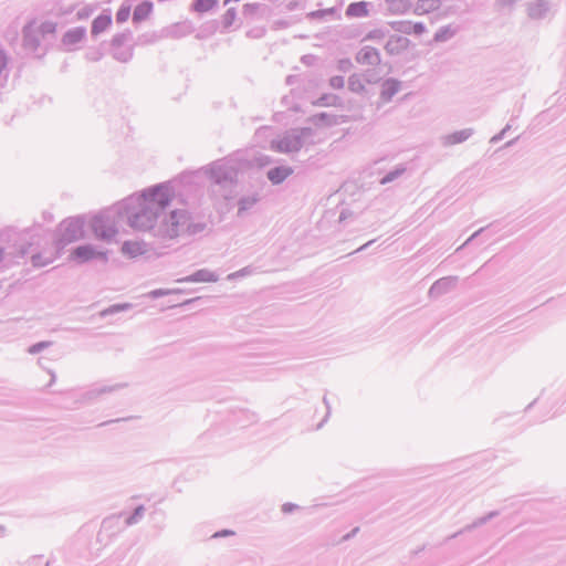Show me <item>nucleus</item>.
I'll list each match as a JSON object with an SVG mask.
<instances>
[{
    "instance_id": "9b49d317",
    "label": "nucleus",
    "mask_w": 566,
    "mask_h": 566,
    "mask_svg": "<svg viewBox=\"0 0 566 566\" xmlns=\"http://www.w3.org/2000/svg\"><path fill=\"white\" fill-rule=\"evenodd\" d=\"M355 60L359 64L371 66L379 65L381 62L379 51L376 48L369 45L361 48L357 52Z\"/></svg>"
},
{
    "instance_id": "c756f323",
    "label": "nucleus",
    "mask_w": 566,
    "mask_h": 566,
    "mask_svg": "<svg viewBox=\"0 0 566 566\" xmlns=\"http://www.w3.org/2000/svg\"><path fill=\"white\" fill-rule=\"evenodd\" d=\"M8 56L4 51L0 50V87H3L9 77Z\"/></svg>"
},
{
    "instance_id": "1a4fd4ad",
    "label": "nucleus",
    "mask_w": 566,
    "mask_h": 566,
    "mask_svg": "<svg viewBox=\"0 0 566 566\" xmlns=\"http://www.w3.org/2000/svg\"><path fill=\"white\" fill-rule=\"evenodd\" d=\"M195 31L193 24L189 20L180 21L165 27L161 30L163 38L181 39Z\"/></svg>"
},
{
    "instance_id": "49530a36",
    "label": "nucleus",
    "mask_w": 566,
    "mask_h": 566,
    "mask_svg": "<svg viewBox=\"0 0 566 566\" xmlns=\"http://www.w3.org/2000/svg\"><path fill=\"white\" fill-rule=\"evenodd\" d=\"M386 36V31L385 30H381V29H375V30H371L369 31L366 36H365V40H371V41H375V40H381Z\"/></svg>"
},
{
    "instance_id": "4d7b16f0",
    "label": "nucleus",
    "mask_w": 566,
    "mask_h": 566,
    "mask_svg": "<svg viewBox=\"0 0 566 566\" xmlns=\"http://www.w3.org/2000/svg\"><path fill=\"white\" fill-rule=\"evenodd\" d=\"M86 56H87V59H88L90 61H94V62H96V61L101 60V57H102V53H101V52H98V51L88 52V53L86 54Z\"/></svg>"
},
{
    "instance_id": "7c9ffc66",
    "label": "nucleus",
    "mask_w": 566,
    "mask_h": 566,
    "mask_svg": "<svg viewBox=\"0 0 566 566\" xmlns=\"http://www.w3.org/2000/svg\"><path fill=\"white\" fill-rule=\"evenodd\" d=\"M132 38L133 33L129 30L115 34L111 41L112 49L122 48L125 43L129 42Z\"/></svg>"
},
{
    "instance_id": "72a5a7b5",
    "label": "nucleus",
    "mask_w": 566,
    "mask_h": 566,
    "mask_svg": "<svg viewBox=\"0 0 566 566\" xmlns=\"http://www.w3.org/2000/svg\"><path fill=\"white\" fill-rule=\"evenodd\" d=\"M348 88L353 93L361 94L365 92V85L358 74H352L348 78Z\"/></svg>"
},
{
    "instance_id": "aec40b11",
    "label": "nucleus",
    "mask_w": 566,
    "mask_h": 566,
    "mask_svg": "<svg viewBox=\"0 0 566 566\" xmlns=\"http://www.w3.org/2000/svg\"><path fill=\"white\" fill-rule=\"evenodd\" d=\"M261 197L259 193L254 192L248 196H243L238 200V217H243L247 212L254 208V206L260 201Z\"/></svg>"
},
{
    "instance_id": "b1692460",
    "label": "nucleus",
    "mask_w": 566,
    "mask_h": 566,
    "mask_svg": "<svg viewBox=\"0 0 566 566\" xmlns=\"http://www.w3.org/2000/svg\"><path fill=\"white\" fill-rule=\"evenodd\" d=\"M497 515H499V511H492V512L488 513L484 516L478 517L471 524H468L462 530H460L459 532H457L453 535H451L450 538H455L460 534H463L465 532H470V531H472V530H474L476 527H480V526L484 525L486 522H489L490 520L494 518Z\"/></svg>"
},
{
    "instance_id": "f3484780",
    "label": "nucleus",
    "mask_w": 566,
    "mask_h": 566,
    "mask_svg": "<svg viewBox=\"0 0 566 566\" xmlns=\"http://www.w3.org/2000/svg\"><path fill=\"white\" fill-rule=\"evenodd\" d=\"M293 171V168L290 166H276L268 170L266 177L272 185L277 186L289 178Z\"/></svg>"
},
{
    "instance_id": "473e14b6",
    "label": "nucleus",
    "mask_w": 566,
    "mask_h": 566,
    "mask_svg": "<svg viewBox=\"0 0 566 566\" xmlns=\"http://www.w3.org/2000/svg\"><path fill=\"white\" fill-rule=\"evenodd\" d=\"M455 30L451 28V25L441 27L433 36L434 42H446L454 36Z\"/></svg>"
},
{
    "instance_id": "39448f33",
    "label": "nucleus",
    "mask_w": 566,
    "mask_h": 566,
    "mask_svg": "<svg viewBox=\"0 0 566 566\" xmlns=\"http://www.w3.org/2000/svg\"><path fill=\"white\" fill-rule=\"evenodd\" d=\"M116 217H118L117 205L93 217L91 229L95 237L106 241L113 239L118 232Z\"/></svg>"
},
{
    "instance_id": "e433bc0d",
    "label": "nucleus",
    "mask_w": 566,
    "mask_h": 566,
    "mask_svg": "<svg viewBox=\"0 0 566 566\" xmlns=\"http://www.w3.org/2000/svg\"><path fill=\"white\" fill-rule=\"evenodd\" d=\"M237 19L235 8H229L221 18L222 28L229 30Z\"/></svg>"
},
{
    "instance_id": "a18cd8bd",
    "label": "nucleus",
    "mask_w": 566,
    "mask_h": 566,
    "mask_svg": "<svg viewBox=\"0 0 566 566\" xmlns=\"http://www.w3.org/2000/svg\"><path fill=\"white\" fill-rule=\"evenodd\" d=\"M353 62L350 59H340L337 62V70L342 73H348L353 69Z\"/></svg>"
},
{
    "instance_id": "0eeeda50",
    "label": "nucleus",
    "mask_w": 566,
    "mask_h": 566,
    "mask_svg": "<svg viewBox=\"0 0 566 566\" xmlns=\"http://www.w3.org/2000/svg\"><path fill=\"white\" fill-rule=\"evenodd\" d=\"M71 258L78 263H86L94 259H101L104 263H106L108 260L107 252L98 251L92 244L76 247L72 251Z\"/></svg>"
},
{
    "instance_id": "338daca9",
    "label": "nucleus",
    "mask_w": 566,
    "mask_h": 566,
    "mask_svg": "<svg viewBox=\"0 0 566 566\" xmlns=\"http://www.w3.org/2000/svg\"><path fill=\"white\" fill-rule=\"evenodd\" d=\"M271 163V159L270 157L268 156H264L262 159H261V165H266V164H270Z\"/></svg>"
},
{
    "instance_id": "4468645a",
    "label": "nucleus",
    "mask_w": 566,
    "mask_h": 566,
    "mask_svg": "<svg viewBox=\"0 0 566 566\" xmlns=\"http://www.w3.org/2000/svg\"><path fill=\"white\" fill-rule=\"evenodd\" d=\"M410 40L401 35H391L385 45V50L390 55H397L407 50Z\"/></svg>"
},
{
    "instance_id": "cd10ccee",
    "label": "nucleus",
    "mask_w": 566,
    "mask_h": 566,
    "mask_svg": "<svg viewBox=\"0 0 566 566\" xmlns=\"http://www.w3.org/2000/svg\"><path fill=\"white\" fill-rule=\"evenodd\" d=\"M125 385L123 384H117L115 386H101V387H95V388H92L90 390H87L83 398L85 400H93L95 398H97L98 396L103 395V394H107V392H112L114 390H117V389H120L123 388Z\"/></svg>"
},
{
    "instance_id": "6e6552de",
    "label": "nucleus",
    "mask_w": 566,
    "mask_h": 566,
    "mask_svg": "<svg viewBox=\"0 0 566 566\" xmlns=\"http://www.w3.org/2000/svg\"><path fill=\"white\" fill-rule=\"evenodd\" d=\"M458 276H444L437 280L429 289L428 296L430 298H439L440 296L450 293L457 287Z\"/></svg>"
},
{
    "instance_id": "bb28decb",
    "label": "nucleus",
    "mask_w": 566,
    "mask_h": 566,
    "mask_svg": "<svg viewBox=\"0 0 566 566\" xmlns=\"http://www.w3.org/2000/svg\"><path fill=\"white\" fill-rule=\"evenodd\" d=\"M325 17H333L336 20L340 19V13L336 7L319 9L315 11H311L306 14L308 20H318L324 19Z\"/></svg>"
},
{
    "instance_id": "ea45409f",
    "label": "nucleus",
    "mask_w": 566,
    "mask_h": 566,
    "mask_svg": "<svg viewBox=\"0 0 566 566\" xmlns=\"http://www.w3.org/2000/svg\"><path fill=\"white\" fill-rule=\"evenodd\" d=\"M339 102V97L335 94H323L317 101L318 106H336Z\"/></svg>"
},
{
    "instance_id": "de8ad7c7",
    "label": "nucleus",
    "mask_w": 566,
    "mask_h": 566,
    "mask_svg": "<svg viewBox=\"0 0 566 566\" xmlns=\"http://www.w3.org/2000/svg\"><path fill=\"white\" fill-rule=\"evenodd\" d=\"M130 306L132 305L127 304V303L126 304H114V305L109 306L107 310H105L103 312V315L118 313V312L128 310Z\"/></svg>"
},
{
    "instance_id": "5701e85b",
    "label": "nucleus",
    "mask_w": 566,
    "mask_h": 566,
    "mask_svg": "<svg viewBox=\"0 0 566 566\" xmlns=\"http://www.w3.org/2000/svg\"><path fill=\"white\" fill-rule=\"evenodd\" d=\"M61 250H57L54 253L46 254L45 252H38L31 255V264L34 268H42L51 264L59 255Z\"/></svg>"
},
{
    "instance_id": "f8f14e48",
    "label": "nucleus",
    "mask_w": 566,
    "mask_h": 566,
    "mask_svg": "<svg viewBox=\"0 0 566 566\" xmlns=\"http://www.w3.org/2000/svg\"><path fill=\"white\" fill-rule=\"evenodd\" d=\"M23 46L32 52L36 51L41 42V32L32 24H28L22 31Z\"/></svg>"
},
{
    "instance_id": "c85d7f7f",
    "label": "nucleus",
    "mask_w": 566,
    "mask_h": 566,
    "mask_svg": "<svg viewBox=\"0 0 566 566\" xmlns=\"http://www.w3.org/2000/svg\"><path fill=\"white\" fill-rule=\"evenodd\" d=\"M217 6L218 0H193L190 6V10L198 13H205L214 9Z\"/></svg>"
},
{
    "instance_id": "20e7f679",
    "label": "nucleus",
    "mask_w": 566,
    "mask_h": 566,
    "mask_svg": "<svg viewBox=\"0 0 566 566\" xmlns=\"http://www.w3.org/2000/svg\"><path fill=\"white\" fill-rule=\"evenodd\" d=\"M238 172L237 167L229 161L218 160L210 167V179L220 187L221 196L227 200L233 197Z\"/></svg>"
},
{
    "instance_id": "393cba45",
    "label": "nucleus",
    "mask_w": 566,
    "mask_h": 566,
    "mask_svg": "<svg viewBox=\"0 0 566 566\" xmlns=\"http://www.w3.org/2000/svg\"><path fill=\"white\" fill-rule=\"evenodd\" d=\"M441 7V0H418L413 9L417 15L427 14L438 10Z\"/></svg>"
},
{
    "instance_id": "052dcab7",
    "label": "nucleus",
    "mask_w": 566,
    "mask_h": 566,
    "mask_svg": "<svg viewBox=\"0 0 566 566\" xmlns=\"http://www.w3.org/2000/svg\"><path fill=\"white\" fill-rule=\"evenodd\" d=\"M297 8H298V2H297V1H291V2H289V3H287V6H286V9H287L289 11H293V10H295V9H297Z\"/></svg>"
},
{
    "instance_id": "c03bdc74",
    "label": "nucleus",
    "mask_w": 566,
    "mask_h": 566,
    "mask_svg": "<svg viewBox=\"0 0 566 566\" xmlns=\"http://www.w3.org/2000/svg\"><path fill=\"white\" fill-rule=\"evenodd\" d=\"M513 127V124H512V120H510L506 126L496 135H494L491 139H490V143L491 144H496L499 143L500 140H502L509 130H511Z\"/></svg>"
},
{
    "instance_id": "f257e3e1",
    "label": "nucleus",
    "mask_w": 566,
    "mask_h": 566,
    "mask_svg": "<svg viewBox=\"0 0 566 566\" xmlns=\"http://www.w3.org/2000/svg\"><path fill=\"white\" fill-rule=\"evenodd\" d=\"M167 184H158L146 189L139 196L125 198L117 205L118 218L126 219L129 227L137 231H153L155 223L171 202V191Z\"/></svg>"
},
{
    "instance_id": "2eb2a0df",
    "label": "nucleus",
    "mask_w": 566,
    "mask_h": 566,
    "mask_svg": "<svg viewBox=\"0 0 566 566\" xmlns=\"http://www.w3.org/2000/svg\"><path fill=\"white\" fill-rule=\"evenodd\" d=\"M112 24V14L109 10L103 11L99 15H97L91 27V34L93 38H96L102 32L106 31Z\"/></svg>"
},
{
    "instance_id": "69168bd1",
    "label": "nucleus",
    "mask_w": 566,
    "mask_h": 566,
    "mask_svg": "<svg viewBox=\"0 0 566 566\" xmlns=\"http://www.w3.org/2000/svg\"><path fill=\"white\" fill-rule=\"evenodd\" d=\"M327 117H328V115L326 113H321L316 116V118L319 120H325Z\"/></svg>"
},
{
    "instance_id": "c9c22d12",
    "label": "nucleus",
    "mask_w": 566,
    "mask_h": 566,
    "mask_svg": "<svg viewBox=\"0 0 566 566\" xmlns=\"http://www.w3.org/2000/svg\"><path fill=\"white\" fill-rule=\"evenodd\" d=\"M113 57L118 62L126 63L133 57V48L113 49Z\"/></svg>"
},
{
    "instance_id": "412c9836",
    "label": "nucleus",
    "mask_w": 566,
    "mask_h": 566,
    "mask_svg": "<svg viewBox=\"0 0 566 566\" xmlns=\"http://www.w3.org/2000/svg\"><path fill=\"white\" fill-rule=\"evenodd\" d=\"M153 9H154L153 2L149 0H144L138 6H136V8L134 9L133 22L135 24H137V23L145 21L151 14Z\"/></svg>"
},
{
    "instance_id": "423d86ee",
    "label": "nucleus",
    "mask_w": 566,
    "mask_h": 566,
    "mask_svg": "<svg viewBox=\"0 0 566 566\" xmlns=\"http://www.w3.org/2000/svg\"><path fill=\"white\" fill-rule=\"evenodd\" d=\"M84 218L81 216L71 217L60 223V237L55 239L54 245L57 250H63L67 244L84 238Z\"/></svg>"
},
{
    "instance_id": "79ce46f5",
    "label": "nucleus",
    "mask_w": 566,
    "mask_h": 566,
    "mask_svg": "<svg viewBox=\"0 0 566 566\" xmlns=\"http://www.w3.org/2000/svg\"><path fill=\"white\" fill-rule=\"evenodd\" d=\"M51 345H52V342H50V340H42V342H39V343H35V344L31 345L28 348V353L31 354V355H35V354H39L40 352L49 348Z\"/></svg>"
},
{
    "instance_id": "603ef678",
    "label": "nucleus",
    "mask_w": 566,
    "mask_h": 566,
    "mask_svg": "<svg viewBox=\"0 0 566 566\" xmlns=\"http://www.w3.org/2000/svg\"><path fill=\"white\" fill-rule=\"evenodd\" d=\"M412 33L416 35H421L426 32V25L422 22H412L411 21Z\"/></svg>"
},
{
    "instance_id": "e2e57ef3",
    "label": "nucleus",
    "mask_w": 566,
    "mask_h": 566,
    "mask_svg": "<svg viewBox=\"0 0 566 566\" xmlns=\"http://www.w3.org/2000/svg\"><path fill=\"white\" fill-rule=\"evenodd\" d=\"M50 375H51V379H50V382L48 384V386H52L54 382H55V379H56V375L53 370H49Z\"/></svg>"
},
{
    "instance_id": "58836bf2",
    "label": "nucleus",
    "mask_w": 566,
    "mask_h": 566,
    "mask_svg": "<svg viewBox=\"0 0 566 566\" xmlns=\"http://www.w3.org/2000/svg\"><path fill=\"white\" fill-rule=\"evenodd\" d=\"M261 7H262L261 3H245L242 7V15L245 19H254L256 17L259 10L261 9Z\"/></svg>"
},
{
    "instance_id": "37998d69",
    "label": "nucleus",
    "mask_w": 566,
    "mask_h": 566,
    "mask_svg": "<svg viewBox=\"0 0 566 566\" xmlns=\"http://www.w3.org/2000/svg\"><path fill=\"white\" fill-rule=\"evenodd\" d=\"M252 273H254V268L251 265H248V266L240 269L237 272L229 274L228 280H235V279L244 277V276L251 275Z\"/></svg>"
},
{
    "instance_id": "9d476101",
    "label": "nucleus",
    "mask_w": 566,
    "mask_h": 566,
    "mask_svg": "<svg viewBox=\"0 0 566 566\" xmlns=\"http://www.w3.org/2000/svg\"><path fill=\"white\" fill-rule=\"evenodd\" d=\"M86 38L85 27H75L69 29L61 39V44L66 51H73L75 45L82 42Z\"/></svg>"
},
{
    "instance_id": "774afa93",
    "label": "nucleus",
    "mask_w": 566,
    "mask_h": 566,
    "mask_svg": "<svg viewBox=\"0 0 566 566\" xmlns=\"http://www.w3.org/2000/svg\"><path fill=\"white\" fill-rule=\"evenodd\" d=\"M275 24L280 28H286L287 27V22L286 21H276Z\"/></svg>"
},
{
    "instance_id": "f704fd0d",
    "label": "nucleus",
    "mask_w": 566,
    "mask_h": 566,
    "mask_svg": "<svg viewBox=\"0 0 566 566\" xmlns=\"http://www.w3.org/2000/svg\"><path fill=\"white\" fill-rule=\"evenodd\" d=\"M388 24L396 32H399L402 34H411L412 33L411 21H408V20L391 21Z\"/></svg>"
},
{
    "instance_id": "5fc2aeb1",
    "label": "nucleus",
    "mask_w": 566,
    "mask_h": 566,
    "mask_svg": "<svg viewBox=\"0 0 566 566\" xmlns=\"http://www.w3.org/2000/svg\"><path fill=\"white\" fill-rule=\"evenodd\" d=\"M298 507L300 506L297 504L287 502L282 505V512L285 514H290V513L294 512L295 510H297Z\"/></svg>"
},
{
    "instance_id": "f03ea898",
    "label": "nucleus",
    "mask_w": 566,
    "mask_h": 566,
    "mask_svg": "<svg viewBox=\"0 0 566 566\" xmlns=\"http://www.w3.org/2000/svg\"><path fill=\"white\" fill-rule=\"evenodd\" d=\"M206 222H192L186 210H174L169 218H165L158 226L156 235L163 241L172 240L180 235H196L205 231Z\"/></svg>"
},
{
    "instance_id": "6e6d98bb",
    "label": "nucleus",
    "mask_w": 566,
    "mask_h": 566,
    "mask_svg": "<svg viewBox=\"0 0 566 566\" xmlns=\"http://www.w3.org/2000/svg\"><path fill=\"white\" fill-rule=\"evenodd\" d=\"M41 32V35L44 34V33H53L55 31V24L53 23H43L41 25V30H39Z\"/></svg>"
},
{
    "instance_id": "3c124183",
    "label": "nucleus",
    "mask_w": 566,
    "mask_h": 566,
    "mask_svg": "<svg viewBox=\"0 0 566 566\" xmlns=\"http://www.w3.org/2000/svg\"><path fill=\"white\" fill-rule=\"evenodd\" d=\"M172 292H174L172 290L157 289V290H153L151 292H149V296L151 298H159V297L168 295ZM175 292H180V291L176 290Z\"/></svg>"
},
{
    "instance_id": "a19ab883",
    "label": "nucleus",
    "mask_w": 566,
    "mask_h": 566,
    "mask_svg": "<svg viewBox=\"0 0 566 566\" xmlns=\"http://www.w3.org/2000/svg\"><path fill=\"white\" fill-rule=\"evenodd\" d=\"M130 15V6L126 2L122 3L119 9L116 12V22L117 23H124L128 20Z\"/></svg>"
},
{
    "instance_id": "bf43d9fd",
    "label": "nucleus",
    "mask_w": 566,
    "mask_h": 566,
    "mask_svg": "<svg viewBox=\"0 0 566 566\" xmlns=\"http://www.w3.org/2000/svg\"><path fill=\"white\" fill-rule=\"evenodd\" d=\"M358 531H359V527H355V528H353L348 534H346V535L343 537V539H344V541H347V539H349V538L354 537V536L358 533Z\"/></svg>"
},
{
    "instance_id": "dca6fc26",
    "label": "nucleus",
    "mask_w": 566,
    "mask_h": 566,
    "mask_svg": "<svg viewBox=\"0 0 566 566\" xmlns=\"http://www.w3.org/2000/svg\"><path fill=\"white\" fill-rule=\"evenodd\" d=\"M401 82L397 78H387L381 84L380 99L388 103L399 92Z\"/></svg>"
},
{
    "instance_id": "13d9d810",
    "label": "nucleus",
    "mask_w": 566,
    "mask_h": 566,
    "mask_svg": "<svg viewBox=\"0 0 566 566\" xmlns=\"http://www.w3.org/2000/svg\"><path fill=\"white\" fill-rule=\"evenodd\" d=\"M232 534H234L232 531L222 530L220 532L214 533L213 537H223V536H228V535H232Z\"/></svg>"
},
{
    "instance_id": "a878e982",
    "label": "nucleus",
    "mask_w": 566,
    "mask_h": 566,
    "mask_svg": "<svg viewBox=\"0 0 566 566\" xmlns=\"http://www.w3.org/2000/svg\"><path fill=\"white\" fill-rule=\"evenodd\" d=\"M388 11L391 14H405L411 9V0H386Z\"/></svg>"
},
{
    "instance_id": "8fccbe9b",
    "label": "nucleus",
    "mask_w": 566,
    "mask_h": 566,
    "mask_svg": "<svg viewBox=\"0 0 566 566\" xmlns=\"http://www.w3.org/2000/svg\"><path fill=\"white\" fill-rule=\"evenodd\" d=\"M492 224H489L486 227H483V228H480L478 231H475L464 243L463 245H468L469 243H471L473 240H475L476 238H479L481 234L490 231Z\"/></svg>"
},
{
    "instance_id": "6ab92c4d",
    "label": "nucleus",
    "mask_w": 566,
    "mask_h": 566,
    "mask_svg": "<svg viewBox=\"0 0 566 566\" xmlns=\"http://www.w3.org/2000/svg\"><path fill=\"white\" fill-rule=\"evenodd\" d=\"M148 244L145 242L138 241H125L122 245L123 254L128 255L129 258H136L138 255L145 254L147 252Z\"/></svg>"
},
{
    "instance_id": "ddd939ff",
    "label": "nucleus",
    "mask_w": 566,
    "mask_h": 566,
    "mask_svg": "<svg viewBox=\"0 0 566 566\" xmlns=\"http://www.w3.org/2000/svg\"><path fill=\"white\" fill-rule=\"evenodd\" d=\"M474 134V128L469 127L461 130L453 132L451 134L441 137V144L444 147L453 146L457 144L464 143Z\"/></svg>"
},
{
    "instance_id": "7ed1b4c3",
    "label": "nucleus",
    "mask_w": 566,
    "mask_h": 566,
    "mask_svg": "<svg viewBox=\"0 0 566 566\" xmlns=\"http://www.w3.org/2000/svg\"><path fill=\"white\" fill-rule=\"evenodd\" d=\"M315 130L312 127L292 128L284 135L271 142V148L277 153L290 154L301 150L303 147L313 145Z\"/></svg>"
},
{
    "instance_id": "4be33fe9",
    "label": "nucleus",
    "mask_w": 566,
    "mask_h": 566,
    "mask_svg": "<svg viewBox=\"0 0 566 566\" xmlns=\"http://www.w3.org/2000/svg\"><path fill=\"white\" fill-rule=\"evenodd\" d=\"M369 3L366 1H357L352 2L348 4L346 9V17L348 18H365L368 17L369 10H368Z\"/></svg>"
},
{
    "instance_id": "09e8293b",
    "label": "nucleus",
    "mask_w": 566,
    "mask_h": 566,
    "mask_svg": "<svg viewBox=\"0 0 566 566\" xmlns=\"http://www.w3.org/2000/svg\"><path fill=\"white\" fill-rule=\"evenodd\" d=\"M329 85L332 88H335V90L343 88L345 85V80L340 75L332 76L329 78Z\"/></svg>"
},
{
    "instance_id": "0e129e2a",
    "label": "nucleus",
    "mask_w": 566,
    "mask_h": 566,
    "mask_svg": "<svg viewBox=\"0 0 566 566\" xmlns=\"http://www.w3.org/2000/svg\"><path fill=\"white\" fill-rule=\"evenodd\" d=\"M365 76H366V81H367L368 83H373V82H374V80H373V75H371V72H370V71H367V72H366V74H365Z\"/></svg>"
},
{
    "instance_id": "2f4dec72",
    "label": "nucleus",
    "mask_w": 566,
    "mask_h": 566,
    "mask_svg": "<svg viewBox=\"0 0 566 566\" xmlns=\"http://www.w3.org/2000/svg\"><path fill=\"white\" fill-rule=\"evenodd\" d=\"M406 170H407V168H406V166L403 164H400V165L396 166L395 169L388 171L381 178L380 184L381 185H386V184L392 182L394 180L399 178L401 175H403Z\"/></svg>"
},
{
    "instance_id": "a211bd4d",
    "label": "nucleus",
    "mask_w": 566,
    "mask_h": 566,
    "mask_svg": "<svg viewBox=\"0 0 566 566\" xmlns=\"http://www.w3.org/2000/svg\"><path fill=\"white\" fill-rule=\"evenodd\" d=\"M219 280V276L208 270V269H200L198 271H196L195 273L188 275V276H185V277H181V279H178L177 282H217Z\"/></svg>"
},
{
    "instance_id": "4c0bfd02",
    "label": "nucleus",
    "mask_w": 566,
    "mask_h": 566,
    "mask_svg": "<svg viewBox=\"0 0 566 566\" xmlns=\"http://www.w3.org/2000/svg\"><path fill=\"white\" fill-rule=\"evenodd\" d=\"M144 514L145 506L143 504L135 507L134 512L125 521L126 526L137 524L144 517Z\"/></svg>"
},
{
    "instance_id": "680f3d73",
    "label": "nucleus",
    "mask_w": 566,
    "mask_h": 566,
    "mask_svg": "<svg viewBox=\"0 0 566 566\" xmlns=\"http://www.w3.org/2000/svg\"><path fill=\"white\" fill-rule=\"evenodd\" d=\"M375 242V240H370L368 241L367 243L363 244L361 247H359L355 252H360V251H364L366 250L367 248H370V245Z\"/></svg>"
},
{
    "instance_id": "864d4df0",
    "label": "nucleus",
    "mask_w": 566,
    "mask_h": 566,
    "mask_svg": "<svg viewBox=\"0 0 566 566\" xmlns=\"http://www.w3.org/2000/svg\"><path fill=\"white\" fill-rule=\"evenodd\" d=\"M92 12L93 9H91L90 7H84L77 11L76 15L80 20H84L87 19L92 14Z\"/></svg>"
}]
</instances>
